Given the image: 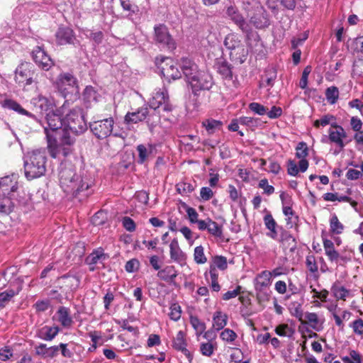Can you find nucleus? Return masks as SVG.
Wrapping results in <instances>:
<instances>
[{
    "mask_svg": "<svg viewBox=\"0 0 363 363\" xmlns=\"http://www.w3.org/2000/svg\"><path fill=\"white\" fill-rule=\"evenodd\" d=\"M58 321L64 328H69L73 323L72 317L69 315V309L65 306H60L57 311Z\"/></svg>",
    "mask_w": 363,
    "mask_h": 363,
    "instance_id": "29",
    "label": "nucleus"
},
{
    "mask_svg": "<svg viewBox=\"0 0 363 363\" xmlns=\"http://www.w3.org/2000/svg\"><path fill=\"white\" fill-rule=\"evenodd\" d=\"M108 256L104 252L102 248H98L94 250L85 259L86 264L89 266L95 265L101 260H104Z\"/></svg>",
    "mask_w": 363,
    "mask_h": 363,
    "instance_id": "30",
    "label": "nucleus"
},
{
    "mask_svg": "<svg viewBox=\"0 0 363 363\" xmlns=\"http://www.w3.org/2000/svg\"><path fill=\"white\" fill-rule=\"evenodd\" d=\"M62 115L63 106L46 114L47 126H44V133L47 141L61 138L67 144L74 143V138L70 136L68 130L65 128V121Z\"/></svg>",
    "mask_w": 363,
    "mask_h": 363,
    "instance_id": "2",
    "label": "nucleus"
},
{
    "mask_svg": "<svg viewBox=\"0 0 363 363\" xmlns=\"http://www.w3.org/2000/svg\"><path fill=\"white\" fill-rule=\"evenodd\" d=\"M325 97L330 104H335L339 97L338 89L335 86L327 88L325 90Z\"/></svg>",
    "mask_w": 363,
    "mask_h": 363,
    "instance_id": "47",
    "label": "nucleus"
},
{
    "mask_svg": "<svg viewBox=\"0 0 363 363\" xmlns=\"http://www.w3.org/2000/svg\"><path fill=\"white\" fill-rule=\"evenodd\" d=\"M171 258L175 261H181L184 255L181 250L179 243L176 239L172 240L169 245Z\"/></svg>",
    "mask_w": 363,
    "mask_h": 363,
    "instance_id": "37",
    "label": "nucleus"
},
{
    "mask_svg": "<svg viewBox=\"0 0 363 363\" xmlns=\"http://www.w3.org/2000/svg\"><path fill=\"white\" fill-rule=\"evenodd\" d=\"M162 48L172 52L176 48V43L167 32V27L160 24V50Z\"/></svg>",
    "mask_w": 363,
    "mask_h": 363,
    "instance_id": "17",
    "label": "nucleus"
},
{
    "mask_svg": "<svg viewBox=\"0 0 363 363\" xmlns=\"http://www.w3.org/2000/svg\"><path fill=\"white\" fill-rule=\"evenodd\" d=\"M255 289H269L271 284V273L269 271L264 270L257 275L254 280Z\"/></svg>",
    "mask_w": 363,
    "mask_h": 363,
    "instance_id": "26",
    "label": "nucleus"
},
{
    "mask_svg": "<svg viewBox=\"0 0 363 363\" xmlns=\"http://www.w3.org/2000/svg\"><path fill=\"white\" fill-rule=\"evenodd\" d=\"M20 289L14 291L13 289H8L0 293V308H4L9 303L11 298L19 293Z\"/></svg>",
    "mask_w": 363,
    "mask_h": 363,
    "instance_id": "43",
    "label": "nucleus"
},
{
    "mask_svg": "<svg viewBox=\"0 0 363 363\" xmlns=\"http://www.w3.org/2000/svg\"><path fill=\"white\" fill-rule=\"evenodd\" d=\"M177 191L182 196H188L195 189V185L188 182H180L176 185Z\"/></svg>",
    "mask_w": 363,
    "mask_h": 363,
    "instance_id": "39",
    "label": "nucleus"
},
{
    "mask_svg": "<svg viewBox=\"0 0 363 363\" xmlns=\"http://www.w3.org/2000/svg\"><path fill=\"white\" fill-rule=\"evenodd\" d=\"M48 149L50 155L52 158H58L59 160L65 159L72 152V145L74 143L67 144L61 138H56L48 140Z\"/></svg>",
    "mask_w": 363,
    "mask_h": 363,
    "instance_id": "7",
    "label": "nucleus"
},
{
    "mask_svg": "<svg viewBox=\"0 0 363 363\" xmlns=\"http://www.w3.org/2000/svg\"><path fill=\"white\" fill-rule=\"evenodd\" d=\"M279 237L277 238L279 242L283 245H287L290 247V251L294 252L297 247L296 238L283 227H278Z\"/></svg>",
    "mask_w": 363,
    "mask_h": 363,
    "instance_id": "19",
    "label": "nucleus"
},
{
    "mask_svg": "<svg viewBox=\"0 0 363 363\" xmlns=\"http://www.w3.org/2000/svg\"><path fill=\"white\" fill-rule=\"evenodd\" d=\"M33 65L28 62H22L16 69V81L18 83L25 82L26 85H30L35 82L33 79V72H31Z\"/></svg>",
    "mask_w": 363,
    "mask_h": 363,
    "instance_id": "12",
    "label": "nucleus"
},
{
    "mask_svg": "<svg viewBox=\"0 0 363 363\" xmlns=\"http://www.w3.org/2000/svg\"><path fill=\"white\" fill-rule=\"evenodd\" d=\"M31 57L35 63L43 70L48 71L54 65L51 57L41 46H36L33 50Z\"/></svg>",
    "mask_w": 363,
    "mask_h": 363,
    "instance_id": "11",
    "label": "nucleus"
},
{
    "mask_svg": "<svg viewBox=\"0 0 363 363\" xmlns=\"http://www.w3.org/2000/svg\"><path fill=\"white\" fill-rule=\"evenodd\" d=\"M160 98L162 99L160 101V107L162 108V110L167 113L172 112L174 106L170 102L168 91L164 87L160 91Z\"/></svg>",
    "mask_w": 363,
    "mask_h": 363,
    "instance_id": "34",
    "label": "nucleus"
},
{
    "mask_svg": "<svg viewBox=\"0 0 363 363\" xmlns=\"http://www.w3.org/2000/svg\"><path fill=\"white\" fill-rule=\"evenodd\" d=\"M65 121L66 129L77 135L84 133L88 128L83 111L79 107L69 110L66 114Z\"/></svg>",
    "mask_w": 363,
    "mask_h": 363,
    "instance_id": "4",
    "label": "nucleus"
},
{
    "mask_svg": "<svg viewBox=\"0 0 363 363\" xmlns=\"http://www.w3.org/2000/svg\"><path fill=\"white\" fill-rule=\"evenodd\" d=\"M31 101L34 106V108L40 113L48 111L50 108V106H51L49 100L46 97L41 95L36 98H33Z\"/></svg>",
    "mask_w": 363,
    "mask_h": 363,
    "instance_id": "31",
    "label": "nucleus"
},
{
    "mask_svg": "<svg viewBox=\"0 0 363 363\" xmlns=\"http://www.w3.org/2000/svg\"><path fill=\"white\" fill-rule=\"evenodd\" d=\"M203 247L201 245L197 246L194 249V261L197 264H204L206 262L207 259L204 255Z\"/></svg>",
    "mask_w": 363,
    "mask_h": 363,
    "instance_id": "51",
    "label": "nucleus"
},
{
    "mask_svg": "<svg viewBox=\"0 0 363 363\" xmlns=\"http://www.w3.org/2000/svg\"><path fill=\"white\" fill-rule=\"evenodd\" d=\"M277 69L274 68H269L265 71V79L266 85L269 87H272L274 83V81L277 78Z\"/></svg>",
    "mask_w": 363,
    "mask_h": 363,
    "instance_id": "50",
    "label": "nucleus"
},
{
    "mask_svg": "<svg viewBox=\"0 0 363 363\" xmlns=\"http://www.w3.org/2000/svg\"><path fill=\"white\" fill-rule=\"evenodd\" d=\"M162 75L167 79L171 77L172 79L175 80L181 77V72L173 65H171L167 69L164 67L160 69V76Z\"/></svg>",
    "mask_w": 363,
    "mask_h": 363,
    "instance_id": "38",
    "label": "nucleus"
},
{
    "mask_svg": "<svg viewBox=\"0 0 363 363\" xmlns=\"http://www.w3.org/2000/svg\"><path fill=\"white\" fill-rule=\"evenodd\" d=\"M148 115L147 108H140L134 112H128L124 117V123L127 125L137 123L144 121Z\"/></svg>",
    "mask_w": 363,
    "mask_h": 363,
    "instance_id": "20",
    "label": "nucleus"
},
{
    "mask_svg": "<svg viewBox=\"0 0 363 363\" xmlns=\"http://www.w3.org/2000/svg\"><path fill=\"white\" fill-rule=\"evenodd\" d=\"M228 267L227 259L222 255H216L213 258V262L210 264L209 273H217L216 268L220 270H225Z\"/></svg>",
    "mask_w": 363,
    "mask_h": 363,
    "instance_id": "32",
    "label": "nucleus"
},
{
    "mask_svg": "<svg viewBox=\"0 0 363 363\" xmlns=\"http://www.w3.org/2000/svg\"><path fill=\"white\" fill-rule=\"evenodd\" d=\"M59 180L64 192L79 198V201L92 194L91 187L94 184V179L91 176L84 171L78 174L74 165L66 160L60 164Z\"/></svg>",
    "mask_w": 363,
    "mask_h": 363,
    "instance_id": "1",
    "label": "nucleus"
},
{
    "mask_svg": "<svg viewBox=\"0 0 363 363\" xmlns=\"http://www.w3.org/2000/svg\"><path fill=\"white\" fill-rule=\"evenodd\" d=\"M0 189L3 194L12 196L15 199V193L18 189V175L13 174L1 178Z\"/></svg>",
    "mask_w": 363,
    "mask_h": 363,
    "instance_id": "13",
    "label": "nucleus"
},
{
    "mask_svg": "<svg viewBox=\"0 0 363 363\" xmlns=\"http://www.w3.org/2000/svg\"><path fill=\"white\" fill-rule=\"evenodd\" d=\"M259 121V118H255L252 117L241 116L239 118L240 124L248 127L256 126Z\"/></svg>",
    "mask_w": 363,
    "mask_h": 363,
    "instance_id": "60",
    "label": "nucleus"
},
{
    "mask_svg": "<svg viewBox=\"0 0 363 363\" xmlns=\"http://www.w3.org/2000/svg\"><path fill=\"white\" fill-rule=\"evenodd\" d=\"M228 316L221 311H216L213 317V326L216 330H222L227 324Z\"/></svg>",
    "mask_w": 363,
    "mask_h": 363,
    "instance_id": "36",
    "label": "nucleus"
},
{
    "mask_svg": "<svg viewBox=\"0 0 363 363\" xmlns=\"http://www.w3.org/2000/svg\"><path fill=\"white\" fill-rule=\"evenodd\" d=\"M208 232L216 238H221L223 236L222 226L219 225L216 221H213L208 218Z\"/></svg>",
    "mask_w": 363,
    "mask_h": 363,
    "instance_id": "44",
    "label": "nucleus"
},
{
    "mask_svg": "<svg viewBox=\"0 0 363 363\" xmlns=\"http://www.w3.org/2000/svg\"><path fill=\"white\" fill-rule=\"evenodd\" d=\"M263 220L266 228L269 230V232L266 233L267 236L273 240H277L278 233H279L278 227L280 226L277 225L272 215L270 213L266 214Z\"/></svg>",
    "mask_w": 363,
    "mask_h": 363,
    "instance_id": "22",
    "label": "nucleus"
},
{
    "mask_svg": "<svg viewBox=\"0 0 363 363\" xmlns=\"http://www.w3.org/2000/svg\"><path fill=\"white\" fill-rule=\"evenodd\" d=\"M190 323L197 334H202L206 330V325L203 322H201L198 317L191 316Z\"/></svg>",
    "mask_w": 363,
    "mask_h": 363,
    "instance_id": "49",
    "label": "nucleus"
},
{
    "mask_svg": "<svg viewBox=\"0 0 363 363\" xmlns=\"http://www.w3.org/2000/svg\"><path fill=\"white\" fill-rule=\"evenodd\" d=\"M248 23L257 29H264L270 25L269 15L262 7L254 13Z\"/></svg>",
    "mask_w": 363,
    "mask_h": 363,
    "instance_id": "15",
    "label": "nucleus"
},
{
    "mask_svg": "<svg viewBox=\"0 0 363 363\" xmlns=\"http://www.w3.org/2000/svg\"><path fill=\"white\" fill-rule=\"evenodd\" d=\"M330 230L335 234H340L344 230V225L339 221L335 213L332 215L330 219Z\"/></svg>",
    "mask_w": 363,
    "mask_h": 363,
    "instance_id": "41",
    "label": "nucleus"
},
{
    "mask_svg": "<svg viewBox=\"0 0 363 363\" xmlns=\"http://www.w3.org/2000/svg\"><path fill=\"white\" fill-rule=\"evenodd\" d=\"M57 86L65 96L78 92L77 79L70 73H63L59 76Z\"/></svg>",
    "mask_w": 363,
    "mask_h": 363,
    "instance_id": "9",
    "label": "nucleus"
},
{
    "mask_svg": "<svg viewBox=\"0 0 363 363\" xmlns=\"http://www.w3.org/2000/svg\"><path fill=\"white\" fill-rule=\"evenodd\" d=\"M1 105L4 108L12 110L20 115L28 117L37 123L42 124L41 121L35 115L23 108L20 104L13 99H6L1 102Z\"/></svg>",
    "mask_w": 363,
    "mask_h": 363,
    "instance_id": "14",
    "label": "nucleus"
},
{
    "mask_svg": "<svg viewBox=\"0 0 363 363\" xmlns=\"http://www.w3.org/2000/svg\"><path fill=\"white\" fill-rule=\"evenodd\" d=\"M242 45L239 37L235 34H228L224 40V45L230 52Z\"/></svg>",
    "mask_w": 363,
    "mask_h": 363,
    "instance_id": "35",
    "label": "nucleus"
},
{
    "mask_svg": "<svg viewBox=\"0 0 363 363\" xmlns=\"http://www.w3.org/2000/svg\"><path fill=\"white\" fill-rule=\"evenodd\" d=\"M226 14L242 32H247L250 33V35L257 38L255 33H252V27L240 13L237 7L234 6H228L226 10Z\"/></svg>",
    "mask_w": 363,
    "mask_h": 363,
    "instance_id": "10",
    "label": "nucleus"
},
{
    "mask_svg": "<svg viewBox=\"0 0 363 363\" xmlns=\"http://www.w3.org/2000/svg\"><path fill=\"white\" fill-rule=\"evenodd\" d=\"M13 356V350L9 346H5L0 349V359L7 361Z\"/></svg>",
    "mask_w": 363,
    "mask_h": 363,
    "instance_id": "64",
    "label": "nucleus"
},
{
    "mask_svg": "<svg viewBox=\"0 0 363 363\" xmlns=\"http://www.w3.org/2000/svg\"><path fill=\"white\" fill-rule=\"evenodd\" d=\"M140 262L137 259H131L128 260L125 265V269L127 272L133 273L135 272L139 269Z\"/></svg>",
    "mask_w": 363,
    "mask_h": 363,
    "instance_id": "57",
    "label": "nucleus"
},
{
    "mask_svg": "<svg viewBox=\"0 0 363 363\" xmlns=\"http://www.w3.org/2000/svg\"><path fill=\"white\" fill-rule=\"evenodd\" d=\"M242 33L246 35V42L250 50L256 54L261 52L263 48V43L257 32L253 31L252 30V33H255L257 35V38L250 35V33L247 32Z\"/></svg>",
    "mask_w": 363,
    "mask_h": 363,
    "instance_id": "23",
    "label": "nucleus"
},
{
    "mask_svg": "<svg viewBox=\"0 0 363 363\" xmlns=\"http://www.w3.org/2000/svg\"><path fill=\"white\" fill-rule=\"evenodd\" d=\"M248 107L251 111L259 116H264L267 113V108L259 103L252 102Z\"/></svg>",
    "mask_w": 363,
    "mask_h": 363,
    "instance_id": "54",
    "label": "nucleus"
},
{
    "mask_svg": "<svg viewBox=\"0 0 363 363\" xmlns=\"http://www.w3.org/2000/svg\"><path fill=\"white\" fill-rule=\"evenodd\" d=\"M55 41L58 45H72L75 47L80 45L73 29L65 25H60L55 34Z\"/></svg>",
    "mask_w": 363,
    "mask_h": 363,
    "instance_id": "8",
    "label": "nucleus"
},
{
    "mask_svg": "<svg viewBox=\"0 0 363 363\" xmlns=\"http://www.w3.org/2000/svg\"><path fill=\"white\" fill-rule=\"evenodd\" d=\"M311 72V66H306L302 72V76L299 82V86L302 89H305L308 86V75L310 74Z\"/></svg>",
    "mask_w": 363,
    "mask_h": 363,
    "instance_id": "55",
    "label": "nucleus"
},
{
    "mask_svg": "<svg viewBox=\"0 0 363 363\" xmlns=\"http://www.w3.org/2000/svg\"><path fill=\"white\" fill-rule=\"evenodd\" d=\"M120 3L123 9L128 12L129 17L139 11L138 6L130 0H120Z\"/></svg>",
    "mask_w": 363,
    "mask_h": 363,
    "instance_id": "45",
    "label": "nucleus"
},
{
    "mask_svg": "<svg viewBox=\"0 0 363 363\" xmlns=\"http://www.w3.org/2000/svg\"><path fill=\"white\" fill-rule=\"evenodd\" d=\"M216 66L218 72L223 79L231 80L233 79V66L223 58L216 60Z\"/></svg>",
    "mask_w": 363,
    "mask_h": 363,
    "instance_id": "24",
    "label": "nucleus"
},
{
    "mask_svg": "<svg viewBox=\"0 0 363 363\" xmlns=\"http://www.w3.org/2000/svg\"><path fill=\"white\" fill-rule=\"evenodd\" d=\"M293 307H290L291 314L298 318L299 320H302L303 318V310L301 308V305L296 302L292 303Z\"/></svg>",
    "mask_w": 363,
    "mask_h": 363,
    "instance_id": "56",
    "label": "nucleus"
},
{
    "mask_svg": "<svg viewBox=\"0 0 363 363\" xmlns=\"http://www.w3.org/2000/svg\"><path fill=\"white\" fill-rule=\"evenodd\" d=\"M169 316L171 320L177 321L181 318L182 308L178 303H172L169 308Z\"/></svg>",
    "mask_w": 363,
    "mask_h": 363,
    "instance_id": "53",
    "label": "nucleus"
},
{
    "mask_svg": "<svg viewBox=\"0 0 363 363\" xmlns=\"http://www.w3.org/2000/svg\"><path fill=\"white\" fill-rule=\"evenodd\" d=\"M283 113L281 107L273 106L269 111H267V115L270 119H277L279 118Z\"/></svg>",
    "mask_w": 363,
    "mask_h": 363,
    "instance_id": "63",
    "label": "nucleus"
},
{
    "mask_svg": "<svg viewBox=\"0 0 363 363\" xmlns=\"http://www.w3.org/2000/svg\"><path fill=\"white\" fill-rule=\"evenodd\" d=\"M115 122L112 117L94 119L89 124L91 132L98 139L103 140L110 136Z\"/></svg>",
    "mask_w": 363,
    "mask_h": 363,
    "instance_id": "6",
    "label": "nucleus"
},
{
    "mask_svg": "<svg viewBox=\"0 0 363 363\" xmlns=\"http://www.w3.org/2000/svg\"><path fill=\"white\" fill-rule=\"evenodd\" d=\"M248 55V50L246 49L244 45L237 46L233 51L230 52V60L238 64H242L247 59Z\"/></svg>",
    "mask_w": 363,
    "mask_h": 363,
    "instance_id": "27",
    "label": "nucleus"
},
{
    "mask_svg": "<svg viewBox=\"0 0 363 363\" xmlns=\"http://www.w3.org/2000/svg\"><path fill=\"white\" fill-rule=\"evenodd\" d=\"M275 333L280 337H291L294 334V330L287 324H280L276 328Z\"/></svg>",
    "mask_w": 363,
    "mask_h": 363,
    "instance_id": "46",
    "label": "nucleus"
},
{
    "mask_svg": "<svg viewBox=\"0 0 363 363\" xmlns=\"http://www.w3.org/2000/svg\"><path fill=\"white\" fill-rule=\"evenodd\" d=\"M99 94L92 86H86L83 92V99L86 104L97 101Z\"/></svg>",
    "mask_w": 363,
    "mask_h": 363,
    "instance_id": "42",
    "label": "nucleus"
},
{
    "mask_svg": "<svg viewBox=\"0 0 363 363\" xmlns=\"http://www.w3.org/2000/svg\"><path fill=\"white\" fill-rule=\"evenodd\" d=\"M331 291L336 298L342 300H345L350 294L349 290L345 286H339L336 284L333 285Z\"/></svg>",
    "mask_w": 363,
    "mask_h": 363,
    "instance_id": "48",
    "label": "nucleus"
},
{
    "mask_svg": "<svg viewBox=\"0 0 363 363\" xmlns=\"http://www.w3.org/2000/svg\"><path fill=\"white\" fill-rule=\"evenodd\" d=\"M306 264L307 269L312 273H315L318 270L315 258L313 255H308L306 259Z\"/></svg>",
    "mask_w": 363,
    "mask_h": 363,
    "instance_id": "59",
    "label": "nucleus"
},
{
    "mask_svg": "<svg viewBox=\"0 0 363 363\" xmlns=\"http://www.w3.org/2000/svg\"><path fill=\"white\" fill-rule=\"evenodd\" d=\"M331 126L335 128L336 130H334L331 128L329 130L328 138L330 140V142L335 143L341 149H342L345 145L342 139L346 137V133L341 125H338L335 123H332Z\"/></svg>",
    "mask_w": 363,
    "mask_h": 363,
    "instance_id": "18",
    "label": "nucleus"
},
{
    "mask_svg": "<svg viewBox=\"0 0 363 363\" xmlns=\"http://www.w3.org/2000/svg\"><path fill=\"white\" fill-rule=\"evenodd\" d=\"M296 150V157L298 159H305L308 155V148L305 142L298 143Z\"/></svg>",
    "mask_w": 363,
    "mask_h": 363,
    "instance_id": "52",
    "label": "nucleus"
},
{
    "mask_svg": "<svg viewBox=\"0 0 363 363\" xmlns=\"http://www.w3.org/2000/svg\"><path fill=\"white\" fill-rule=\"evenodd\" d=\"M139 158L138 162L143 164L150 156L157 153L156 145L148 144L147 146L145 145H139L137 147Z\"/></svg>",
    "mask_w": 363,
    "mask_h": 363,
    "instance_id": "25",
    "label": "nucleus"
},
{
    "mask_svg": "<svg viewBox=\"0 0 363 363\" xmlns=\"http://www.w3.org/2000/svg\"><path fill=\"white\" fill-rule=\"evenodd\" d=\"M350 327L355 334L359 335H363V320L362 318H357L354 320L350 324Z\"/></svg>",
    "mask_w": 363,
    "mask_h": 363,
    "instance_id": "61",
    "label": "nucleus"
},
{
    "mask_svg": "<svg viewBox=\"0 0 363 363\" xmlns=\"http://www.w3.org/2000/svg\"><path fill=\"white\" fill-rule=\"evenodd\" d=\"M220 337L224 341L232 342L237 337V334L233 330L227 328L220 333Z\"/></svg>",
    "mask_w": 363,
    "mask_h": 363,
    "instance_id": "58",
    "label": "nucleus"
},
{
    "mask_svg": "<svg viewBox=\"0 0 363 363\" xmlns=\"http://www.w3.org/2000/svg\"><path fill=\"white\" fill-rule=\"evenodd\" d=\"M177 277V272L172 266H167L163 269H160V279L172 281Z\"/></svg>",
    "mask_w": 363,
    "mask_h": 363,
    "instance_id": "40",
    "label": "nucleus"
},
{
    "mask_svg": "<svg viewBox=\"0 0 363 363\" xmlns=\"http://www.w3.org/2000/svg\"><path fill=\"white\" fill-rule=\"evenodd\" d=\"M192 94L199 96L201 91L210 90L213 85V77L206 71L201 70L189 80Z\"/></svg>",
    "mask_w": 363,
    "mask_h": 363,
    "instance_id": "5",
    "label": "nucleus"
},
{
    "mask_svg": "<svg viewBox=\"0 0 363 363\" xmlns=\"http://www.w3.org/2000/svg\"><path fill=\"white\" fill-rule=\"evenodd\" d=\"M180 68L187 83L194 75H196L200 71L198 65L189 57H182L181 59Z\"/></svg>",
    "mask_w": 363,
    "mask_h": 363,
    "instance_id": "16",
    "label": "nucleus"
},
{
    "mask_svg": "<svg viewBox=\"0 0 363 363\" xmlns=\"http://www.w3.org/2000/svg\"><path fill=\"white\" fill-rule=\"evenodd\" d=\"M47 152L45 149L28 152L23 157L25 176L28 180L39 178L46 172Z\"/></svg>",
    "mask_w": 363,
    "mask_h": 363,
    "instance_id": "3",
    "label": "nucleus"
},
{
    "mask_svg": "<svg viewBox=\"0 0 363 363\" xmlns=\"http://www.w3.org/2000/svg\"><path fill=\"white\" fill-rule=\"evenodd\" d=\"M13 199L12 196L0 194V213L8 215L13 211Z\"/></svg>",
    "mask_w": 363,
    "mask_h": 363,
    "instance_id": "28",
    "label": "nucleus"
},
{
    "mask_svg": "<svg viewBox=\"0 0 363 363\" xmlns=\"http://www.w3.org/2000/svg\"><path fill=\"white\" fill-rule=\"evenodd\" d=\"M257 293V298L259 302L267 301L269 298L270 291L269 289H255Z\"/></svg>",
    "mask_w": 363,
    "mask_h": 363,
    "instance_id": "62",
    "label": "nucleus"
},
{
    "mask_svg": "<svg viewBox=\"0 0 363 363\" xmlns=\"http://www.w3.org/2000/svg\"><path fill=\"white\" fill-rule=\"evenodd\" d=\"M208 134H213L216 131L220 130L223 126V122L213 118L206 119L202 123Z\"/></svg>",
    "mask_w": 363,
    "mask_h": 363,
    "instance_id": "33",
    "label": "nucleus"
},
{
    "mask_svg": "<svg viewBox=\"0 0 363 363\" xmlns=\"http://www.w3.org/2000/svg\"><path fill=\"white\" fill-rule=\"evenodd\" d=\"M59 332L58 326L45 325L37 330L36 337L45 341H52Z\"/></svg>",
    "mask_w": 363,
    "mask_h": 363,
    "instance_id": "21",
    "label": "nucleus"
}]
</instances>
